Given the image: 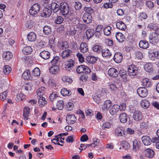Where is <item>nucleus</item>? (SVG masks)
<instances>
[{
  "mask_svg": "<svg viewBox=\"0 0 159 159\" xmlns=\"http://www.w3.org/2000/svg\"><path fill=\"white\" fill-rule=\"evenodd\" d=\"M52 13V11L50 8L45 7L42 13L40 14V16L42 17H48L50 16Z\"/></svg>",
  "mask_w": 159,
  "mask_h": 159,
  "instance_id": "nucleus-8",
  "label": "nucleus"
},
{
  "mask_svg": "<svg viewBox=\"0 0 159 159\" xmlns=\"http://www.w3.org/2000/svg\"><path fill=\"white\" fill-rule=\"evenodd\" d=\"M121 143L122 144V147L125 149H128L130 148V145L128 142L125 140H123L121 141Z\"/></svg>",
  "mask_w": 159,
  "mask_h": 159,
  "instance_id": "nucleus-42",
  "label": "nucleus"
},
{
  "mask_svg": "<svg viewBox=\"0 0 159 159\" xmlns=\"http://www.w3.org/2000/svg\"><path fill=\"white\" fill-rule=\"evenodd\" d=\"M71 52V51L70 49H66L63 51L61 53L62 58L65 59L69 57Z\"/></svg>",
  "mask_w": 159,
  "mask_h": 159,
  "instance_id": "nucleus-28",
  "label": "nucleus"
},
{
  "mask_svg": "<svg viewBox=\"0 0 159 159\" xmlns=\"http://www.w3.org/2000/svg\"><path fill=\"white\" fill-rule=\"evenodd\" d=\"M128 74L131 76H135L138 74V68L137 66L134 64L129 65L128 68Z\"/></svg>",
  "mask_w": 159,
  "mask_h": 159,
  "instance_id": "nucleus-2",
  "label": "nucleus"
},
{
  "mask_svg": "<svg viewBox=\"0 0 159 159\" xmlns=\"http://www.w3.org/2000/svg\"><path fill=\"white\" fill-rule=\"evenodd\" d=\"M38 102L40 106L42 107L47 103V101L45 98L43 96L39 97V98Z\"/></svg>",
  "mask_w": 159,
  "mask_h": 159,
  "instance_id": "nucleus-41",
  "label": "nucleus"
},
{
  "mask_svg": "<svg viewBox=\"0 0 159 159\" xmlns=\"http://www.w3.org/2000/svg\"><path fill=\"white\" fill-rule=\"evenodd\" d=\"M142 85L145 88H150L152 86L151 81L147 78H145L142 80Z\"/></svg>",
  "mask_w": 159,
  "mask_h": 159,
  "instance_id": "nucleus-14",
  "label": "nucleus"
},
{
  "mask_svg": "<svg viewBox=\"0 0 159 159\" xmlns=\"http://www.w3.org/2000/svg\"><path fill=\"white\" fill-rule=\"evenodd\" d=\"M12 53L9 51L5 52L3 54V57L6 60H10L12 57Z\"/></svg>",
  "mask_w": 159,
  "mask_h": 159,
  "instance_id": "nucleus-29",
  "label": "nucleus"
},
{
  "mask_svg": "<svg viewBox=\"0 0 159 159\" xmlns=\"http://www.w3.org/2000/svg\"><path fill=\"white\" fill-rule=\"evenodd\" d=\"M120 109L119 106L117 104L113 105L109 110V112L111 115H115Z\"/></svg>",
  "mask_w": 159,
  "mask_h": 159,
  "instance_id": "nucleus-16",
  "label": "nucleus"
},
{
  "mask_svg": "<svg viewBox=\"0 0 159 159\" xmlns=\"http://www.w3.org/2000/svg\"><path fill=\"white\" fill-rule=\"evenodd\" d=\"M59 70V66L57 65H53L49 70L50 72L53 74L57 73Z\"/></svg>",
  "mask_w": 159,
  "mask_h": 159,
  "instance_id": "nucleus-31",
  "label": "nucleus"
},
{
  "mask_svg": "<svg viewBox=\"0 0 159 159\" xmlns=\"http://www.w3.org/2000/svg\"><path fill=\"white\" fill-rule=\"evenodd\" d=\"M115 37L117 40L120 43L123 42L125 39L124 35L122 33L119 32L116 33Z\"/></svg>",
  "mask_w": 159,
  "mask_h": 159,
  "instance_id": "nucleus-17",
  "label": "nucleus"
},
{
  "mask_svg": "<svg viewBox=\"0 0 159 159\" xmlns=\"http://www.w3.org/2000/svg\"><path fill=\"white\" fill-rule=\"evenodd\" d=\"M133 112V118L135 121H139L142 120L143 118L141 112L139 111H135Z\"/></svg>",
  "mask_w": 159,
  "mask_h": 159,
  "instance_id": "nucleus-6",
  "label": "nucleus"
},
{
  "mask_svg": "<svg viewBox=\"0 0 159 159\" xmlns=\"http://www.w3.org/2000/svg\"><path fill=\"white\" fill-rule=\"evenodd\" d=\"M68 47V44L66 42H63L61 43V48L63 50L67 49Z\"/></svg>",
  "mask_w": 159,
  "mask_h": 159,
  "instance_id": "nucleus-62",
  "label": "nucleus"
},
{
  "mask_svg": "<svg viewBox=\"0 0 159 159\" xmlns=\"http://www.w3.org/2000/svg\"><path fill=\"white\" fill-rule=\"evenodd\" d=\"M80 51L83 53L87 52L88 51L87 44L84 42L81 43L80 48Z\"/></svg>",
  "mask_w": 159,
  "mask_h": 159,
  "instance_id": "nucleus-27",
  "label": "nucleus"
},
{
  "mask_svg": "<svg viewBox=\"0 0 159 159\" xmlns=\"http://www.w3.org/2000/svg\"><path fill=\"white\" fill-rule=\"evenodd\" d=\"M17 101H22L25 98V95L22 93H20L16 95Z\"/></svg>",
  "mask_w": 159,
  "mask_h": 159,
  "instance_id": "nucleus-59",
  "label": "nucleus"
},
{
  "mask_svg": "<svg viewBox=\"0 0 159 159\" xmlns=\"http://www.w3.org/2000/svg\"><path fill=\"white\" fill-rule=\"evenodd\" d=\"M75 63L74 61L72 59H70L67 61L66 63L65 64L66 67L69 68L72 67Z\"/></svg>",
  "mask_w": 159,
  "mask_h": 159,
  "instance_id": "nucleus-51",
  "label": "nucleus"
},
{
  "mask_svg": "<svg viewBox=\"0 0 159 159\" xmlns=\"http://www.w3.org/2000/svg\"><path fill=\"white\" fill-rule=\"evenodd\" d=\"M60 5L58 4L56 2H52L51 4L50 9L55 13L57 12L60 9Z\"/></svg>",
  "mask_w": 159,
  "mask_h": 159,
  "instance_id": "nucleus-19",
  "label": "nucleus"
},
{
  "mask_svg": "<svg viewBox=\"0 0 159 159\" xmlns=\"http://www.w3.org/2000/svg\"><path fill=\"white\" fill-rule=\"evenodd\" d=\"M157 27H158L156 25L153 23L149 24L148 26V29L150 30H153L156 31L157 29Z\"/></svg>",
  "mask_w": 159,
  "mask_h": 159,
  "instance_id": "nucleus-47",
  "label": "nucleus"
},
{
  "mask_svg": "<svg viewBox=\"0 0 159 159\" xmlns=\"http://www.w3.org/2000/svg\"><path fill=\"white\" fill-rule=\"evenodd\" d=\"M86 33L88 39H90L94 34L93 30L90 29L87 30H86Z\"/></svg>",
  "mask_w": 159,
  "mask_h": 159,
  "instance_id": "nucleus-39",
  "label": "nucleus"
},
{
  "mask_svg": "<svg viewBox=\"0 0 159 159\" xmlns=\"http://www.w3.org/2000/svg\"><path fill=\"white\" fill-rule=\"evenodd\" d=\"M143 153L145 156L149 158H152L154 155V152L152 149L147 148L143 152Z\"/></svg>",
  "mask_w": 159,
  "mask_h": 159,
  "instance_id": "nucleus-9",
  "label": "nucleus"
},
{
  "mask_svg": "<svg viewBox=\"0 0 159 159\" xmlns=\"http://www.w3.org/2000/svg\"><path fill=\"white\" fill-rule=\"evenodd\" d=\"M133 143L132 150L136 152L137 149L140 148L141 145V142L139 139H135L133 141Z\"/></svg>",
  "mask_w": 159,
  "mask_h": 159,
  "instance_id": "nucleus-12",
  "label": "nucleus"
},
{
  "mask_svg": "<svg viewBox=\"0 0 159 159\" xmlns=\"http://www.w3.org/2000/svg\"><path fill=\"white\" fill-rule=\"evenodd\" d=\"M11 70V67L8 65H6L3 68V72L6 75L9 74Z\"/></svg>",
  "mask_w": 159,
  "mask_h": 159,
  "instance_id": "nucleus-50",
  "label": "nucleus"
},
{
  "mask_svg": "<svg viewBox=\"0 0 159 159\" xmlns=\"http://www.w3.org/2000/svg\"><path fill=\"white\" fill-rule=\"evenodd\" d=\"M139 46L140 48L146 49L149 47V44L148 42L146 40H141L139 42Z\"/></svg>",
  "mask_w": 159,
  "mask_h": 159,
  "instance_id": "nucleus-20",
  "label": "nucleus"
},
{
  "mask_svg": "<svg viewBox=\"0 0 159 159\" xmlns=\"http://www.w3.org/2000/svg\"><path fill=\"white\" fill-rule=\"evenodd\" d=\"M30 74L29 70H26L22 74V77L25 80H27L30 78Z\"/></svg>",
  "mask_w": 159,
  "mask_h": 159,
  "instance_id": "nucleus-44",
  "label": "nucleus"
},
{
  "mask_svg": "<svg viewBox=\"0 0 159 159\" xmlns=\"http://www.w3.org/2000/svg\"><path fill=\"white\" fill-rule=\"evenodd\" d=\"M84 65H81L79 66L76 68V71L78 73L80 74L81 73H83V72L84 71Z\"/></svg>",
  "mask_w": 159,
  "mask_h": 159,
  "instance_id": "nucleus-60",
  "label": "nucleus"
},
{
  "mask_svg": "<svg viewBox=\"0 0 159 159\" xmlns=\"http://www.w3.org/2000/svg\"><path fill=\"white\" fill-rule=\"evenodd\" d=\"M116 25L117 28L120 30L124 31L126 29L125 24L122 21L117 22Z\"/></svg>",
  "mask_w": 159,
  "mask_h": 159,
  "instance_id": "nucleus-26",
  "label": "nucleus"
},
{
  "mask_svg": "<svg viewBox=\"0 0 159 159\" xmlns=\"http://www.w3.org/2000/svg\"><path fill=\"white\" fill-rule=\"evenodd\" d=\"M58 97L57 93L55 92H53L49 96V99L52 102Z\"/></svg>",
  "mask_w": 159,
  "mask_h": 159,
  "instance_id": "nucleus-52",
  "label": "nucleus"
},
{
  "mask_svg": "<svg viewBox=\"0 0 159 159\" xmlns=\"http://www.w3.org/2000/svg\"><path fill=\"white\" fill-rule=\"evenodd\" d=\"M64 106V103L62 100H59L57 101V108L58 110H62Z\"/></svg>",
  "mask_w": 159,
  "mask_h": 159,
  "instance_id": "nucleus-43",
  "label": "nucleus"
},
{
  "mask_svg": "<svg viewBox=\"0 0 159 159\" xmlns=\"http://www.w3.org/2000/svg\"><path fill=\"white\" fill-rule=\"evenodd\" d=\"M111 27L109 26L104 28L103 29V32L104 34L107 36L109 35L111 33Z\"/></svg>",
  "mask_w": 159,
  "mask_h": 159,
  "instance_id": "nucleus-40",
  "label": "nucleus"
},
{
  "mask_svg": "<svg viewBox=\"0 0 159 159\" xmlns=\"http://www.w3.org/2000/svg\"><path fill=\"white\" fill-rule=\"evenodd\" d=\"M32 51V49L30 46H26L22 49V52L24 54H30Z\"/></svg>",
  "mask_w": 159,
  "mask_h": 159,
  "instance_id": "nucleus-37",
  "label": "nucleus"
},
{
  "mask_svg": "<svg viewBox=\"0 0 159 159\" xmlns=\"http://www.w3.org/2000/svg\"><path fill=\"white\" fill-rule=\"evenodd\" d=\"M83 20L85 23L88 24L91 22L92 20V16L89 15L88 14L84 13L82 17Z\"/></svg>",
  "mask_w": 159,
  "mask_h": 159,
  "instance_id": "nucleus-11",
  "label": "nucleus"
},
{
  "mask_svg": "<svg viewBox=\"0 0 159 159\" xmlns=\"http://www.w3.org/2000/svg\"><path fill=\"white\" fill-rule=\"evenodd\" d=\"M142 140L143 143L145 145H150L151 143V140L150 137L148 136H143L142 138Z\"/></svg>",
  "mask_w": 159,
  "mask_h": 159,
  "instance_id": "nucleus-21",
  "label": "nucleus"
},
{
  "mask_svg": "<svg viewBox=\"0 0 159 159\" xmlns=\"http://www.w3.org/2000/svg\"><path fill=\"white\" fill-rule=\"evenodd\" d=\"M61 93L63 96H70L71 93V92L70 90H67L65 88H63L61 90Z\"/></svg>",
  "mask_w": 159,
  "mask_h": 159,
  "instance_id": "nucleus-34",
  "label": "nucleus"
},
{
  "mask_svg": "<svg viewBox=\"0 0 159 159\" xmlns=\"http://www.w3.org/2000/svg\"><path fill=\"white\" fill-rule=\"evenodd\" d=\"M63 18L61 16H57L55 20V23L57 24L61 23L63 21Z\"/></svg>",
  "mask_w": 159,
  "mask_h": 159,
  "instance_id": "nucleus-53",
  "label": "nucleus"
},
{
  "mask_svg": "<svg viewBox=\"0 0 159 159\" xmlns=\"http://www.w3.org/2000/svg\"><path fill=\"white\" fill-rule=\"evenodd\" d=\"M32 86L33 85L31 83H29L25 84L23 86V87L24 88L25 90L29 91L32 89Z\"/></svg>",
  "mask_w": 159,
  "mask_h": 159,
  "instance_id": "nucleus-56",
  "label": "nucleus"
},
{
  "mask_svg": "<svg viewBox=\"0 0 159 159\" xmlns=\"http://www.w3.org/2000/svg\"><path fill=\"white\" fill-rule=\"evenodd\" d=\"M102 54L103 57L110 58L111 56V53L110 51L108 49L102 50L101 52Z\"/></svg>",
  "mask_w": 159,
  "mask_h": 159,
  "instance_id": "nucleus-30",
  "label": "nucleus"
},
{
  "mask_svg": "<svg viewBox=\"0 0 159 159\" xmlns=\"http://www.w3.org/2000/svg\"><path fill=\"white\" fill-rule=\"evenodd\" d=\"M119 118L120 122L122 123H125L127 121V116L125 113L120 114Z\"/></svg>",
  "mask_w": 159,
  "mask_h": 159,
  "instance_id": "nucleus-36",
  "label": "nucleus"
},
{
  "mask_svg": "<svg viewBox=\"0 0 159 159\" xmlns=\"http://www.w3.org/2000/svg\"><path fill=\"white\" fill-rule=\"evenodd\" d=\"M74 7L75 9V11L73 12V15L74 17H77L78 16V11H77L80 10L82 8L81 3L79 2H75L74 5Z\"/></svg>",
  "mask_w": 159,
  "mask_h": 159,
  "instance_id": "nucleus-10",
  "label": "nucleus"
},
{
  "mask_svg": "<svg viewBox=\"0 0 159 159\" xmlns=\"http://www.w3.org/2000/svg\"><path fill=\"white\" fill-rule=\"evenodd\" d=\"M84 11L85 12L84 13L88 14V15L92 16L94 13V10L91 7H84Z\"/></svg>",
  "mask_w": 159,
  "mask_h": 159,
  "instance_id": "nucleus-38",
  "label": "nucleus"
},
{
  "mask_svg": "<svg viewBox=\"0 0 159 159\" xmlns=\"http://www.w3.org/2000/svg\"><path fill=\"white\" fill-rule=\"evenodd\" d=\"M39 56L42 58L46 60L49 58L50 53L48 51H43L40 52Z\"/></svg>",
  "mask_w": 159,
  "mask_h": 159,
  "instance_id": "nucleus-18",
  "label": "nucleus"
},
{
  "mask_svg": "<svg viewBox=\"0 0 159 159\" xmlns=\"http://www.w3.org/2000/svg\"><path fill=\"white\" fill-rule=\"evenodd\" d=\"M93 50L98 53H100L102 51V48L101 46L95 45L93 48Z\"/></svg>",
  "mask_w": 159,
  "mask_h": 159,
  "instance_id": "nucleus-45",
  "label": "nucleus"
},
{
  "mask_svg": "<svg viewBox=\"0 0 159 159\" xmlns=\"http://www.w3.org/2000/svg\"><path fill=\"white\" fill-rule=\"evenodd\" d=\"M7 92V90H6L1 94L0 98L2 101H4L6 99Z\"/></svg>",
  "mask_w": 159,
  "mask_h": 159,
  "instance_id": "nucleus-58",
  "label": "nucleus"
},
{
  "mask_svg": "<svg viewBox=\"0 0 159 159\" xmlns=\"http://www.w3.org/2000/svg\"><path fill=\"white\" fill-rule=\"evenodd\" d=\"M112 124L109 122H107L104 123L102 125V128L103 129H109L110 128Z\"/></svg>",
  "mask_w": 159,
  "mask_h": 159,
  "instance_id": "nucleus-55",
  "label": "nucleus"
},
{
  "mask_svg": "<svg viewBox=\"0 0 159 159\" xmlns=\"http://www.w3.org/2000/svg\"><path fill=\"white\" fill-rule=\"evenodd\" d=\"M30 109L29 107H27L24 108L23 116V117L27 120H28V117L30 114Z\"/></svg>",
  "mask_w": 159,
  "mask_h": 159,
  "instance_id": "nucleus-22",
  "label": "nucleus"
},
{
  "mask_svg": "<svg viewBox=\"0 0 159 159\" xmlns=\"http://www.w3.org/2000/svg\"><path fill=\"white\" fill-rule=\"evenodd\" d=\"M140 105L143 108L147 109L149 106L150 103L148 100L144 99L140 102Z\"/></svg>",
  "mask_w": 159,
  "mask_h": 159,
  "instance_id": "nucleus-33",
  "label": "nucleus"
},
{
  "mask_svg": "<svg viewBox=\"0 0 159 159\" xmlns=\"http://www.w3.org/2000/svg\"><path fill=\"white\" fill-rule=\"evenodd\" d=\"M77 57L78 58L79 61L81 62H83L84 61V58L80 53H78L76 54Z\"/></svg>",
  "mask_w": 159,
  "mask_h": 159,
  "instance_id": "nucleus-64",
  "label": "nucleus"
},
{
  "mask_svg": "<svg viewBox=\"0 0 159 159\" xmlns=\"http://www.w3.org/2000/svg\"><path fill=\"white\" fill-rule=\"evenodd\" d=\"M43 32L46 35L49 34L51 32V29L50 27L48 26H45L43 29Z\"/></svg>",
  "mask_w": 159,
  "mask_h": 159,
  "instance_id": "nucleus-46",
  "label": "nucleus"
},
{
  "mask_svg": "<svg viewBox=\"0 0 159 159\" xmlns=\"http://www.w3.org/2000/svg\"><path fill=\"white\" fill-rule=\"evenodd\" d=\"M113 4L112 3L109 2H106L104 4L103 7L104 8L107 9L108 8H111L113 7Z\"/></svg>",
  "mask_w": 159,
  "mask_h": 159,
  "instance_id": "nucleus-63",
  "label": "nucleus"
},
{
  "mask_svg": "<svg viewBox=\"0 0 159 159\" xmlns=\"http://www.w3.org/2000/svg\"><path fill=\"white\" fill-rule=\"evenodd\" d=\"M97 60V57L91 56H89L86 58V61L88 63L92 64L95 63Z\"/></svg>",
  "mask_w": 159,
  "mask_h": 159,
  "instance_id": "nucleus-25",
  "label": "nucleus"
},
{
  "mask_svg": "<svg viewBox=\"0 0 159 159\" xmlns=\"http://www.w3.org/2000/svg\"><path fill=\"white\" fill-rule=\"evenodd\" d=\"M62 80L64 82H68L69 83H71L72 82V79L67 76H63L61 78Z\"/></svg>",
  "mask_w": 159,
  "mask_h": 159,
  "instance_id": "nucleus-49",
  "label": "nucleus"
},
{
  "mask_svg": "<svg viewBox=\"0 0 159 159\" xmlns=\"http://www.w3.org/2000/svg\"><path fill=\"white\" fill-rule=\"evenodd\" d=\"M144 67L145 70L149 73H151L153 71V65L151 63L146 64L144 65Z\"/></svg>",
  "mask_w": 159,
  "mask_h": 159,
  "instance_id": "nucleus-24",
  "label": "nucleus"
},
{
  "mask_svg": "<svg viewBox=\"0 0 159 159\" xmlns=\"http://www.w3.org/2000/svg\"><path fill=\"white\" fill-rule=\"evenodd\" d=\"M149 40L150 43L155 44L159 41V38L156 32H152L148 36Z\"/></svg>",
  "mask_w": 159,
  "mask_h": 159,
  "instance_id": "nucleus-4",
  "label": "nucleus"
},
{
  "mask_svg": "<svg viewBox=\"0 0 159 159\" xmlns=\"http://www.w3.org/2000/svg\"><path fill=\"white\" fill-rule=\"evenodd\" d=\"M59 57L58 56L54 57L53 59L51 61L52 65H56L58 63Z\"/></svg>",
  "mask_w": 159,
  "mask_h": 159,
  "instance_id": "nucleus-57",
  "label": "nucleus"
},
{
  "mask_svg": "<svg viewBox=\"0 0 159 159\" xmlns=\"http://www.w3.org/2000/svg\"><path fill=\"white\" fill-rule=\"evenodd\" d=\"M137 92L139 96L142 98L146 97L148 93L147 89L143 87L139 88L137 89Z\"/></svg>",
  "mask_w": 159,
  "mask_h": 159,
  "instance_id": "nucleus-5",
  "label": "nucleus"
},
{
  "mask_svg": "<svg viewBox=\"0 0 159 159\" xmlns=\"http://www.w3.org/2000/svg\"><path fill=\"white\" fill-rule=\"evenodd\" d=\"M60 11L63 16H66L69 13V8L68 3L66 2H61L60 4Z\"/></svg>",
  "mask_w": 159,
  "mask_h": 159,
  "instance_id": "nucleus-1",
  "label": "nucleus"
},
{
  "mask_svg": "<svg viewBox=\"0 0 159 159\" xmlns=\"http://www.w3.org/2000/svg\"><path fill=\"white\" fill-rule=\"evenodd\" d=\"M112 103L110 100H107L104 103L102 109L104 110H107L109 109Z\"/></svg>",
  "mask_w": 159,
  "mask_h": 159,
  "instance_id": "nucleus-32",
  "label": "nucleus"
},
{
  "mask_svg": "<svg viewBox=\"0 0 159 159\" xmlns=\"http://www.w3.org/2000/svg\"><path fill=\"white\" fill-rule=\"evenodd\" d=\"M27 39L30 42H34L36 39V34L34 32H30L27 35Z\"/></svg>",
  "mask_w": 159,
  "mask_h": 159,
  "instance_id": "nucleus-23",
  "label": "nucleus"
},
{
  "mask_svg": "<svg viewBox=\"0 0 159 159\" xmlns=\"http://www.w3.org/2000/svg\"><path fill=\"white\" fill-rule=\"evenodd\" d=\"M122 130L120 127H118L115 130V134L118 137L122 136Z\"/></svg>",
  "mask_w": 159,
  "mask_h": 159,
  "instance_id": "nucleus-54",
  "label": "nucleus"
},
{
  "mask_svg": "<svg viewBox=\"0 0 159 159\" xmlns=\"http://www.w3.org/2000/svg\"><path fill=\"white\" fill-rule=\"evenodd\" d=\"M77 120L76 117L74 115H68L66 116V120L68 124H74Z\"/></svg>",
  "mask_w": 159,
  "mask_h": 159,
  "instance_id": "nucleus-7",
  "label": "nucleus"
},
{
  "mask_svg": "<svg viewBox=\"0 0 159 159\" xmlns=\"http://www.w3.org/2000/svg\"><path fill=\"white\" fill-rule=\"evenodd\" d=\"M40 9V5L38 3H35L31 7L29 11V13L30 15L34 16L38 13Z\"/></svg>",
  "mask_w": 159,
  "mask_h": 159,
  "instance_id": "nucleus-3",
  "label": "nucleus"
},
{
  "mask_svg": "<svg viewBox=\"0 0 159 159\" xmlns=\"http://www.w3.org/2000/svg\"><path fill=\"white\" fill-rule=\"evenodd\" d=\"M45 88L41 87L37 90V95L39 97L43 96L45 93Z\"/></svg>",
  "mask_w": 159,
  "mask_h": 159,
  "instance_id": "nucleus-35",
  "label": "nucleus"
},
{
  "mask_svg": "<svg viewBox=\"0 0 159 159\" xmlns=\"http://www.w3.org/2000/svg\"><path fill=\"white\" fill-rule=\"evenodd\" d=\"M108 73L110 76L116 77L118 76L119 72L115 68H111L108 70Z\"/></svg>",
  "mask_w": 159,
  "mask_h": 159,
  "instance_id": "nucleus-15",
  "label": "nucleus"
},
{
  "mask_svg": "<svg viewBox=\"0 0 159 159\" xmlns=\"http://www.w3.org/2000/svg\"><path fill=\"white\" fill-rule=\"evenodd\" d=\"M135 56L139 59H142L143 57L142 53L140 51H137L136 52Z\"/></svg>",
  "mask_w": 159,
  "mask_h": 159,
  "instance_id": "nucleus-61",
  "label": "nucleus"
},
{
  "mask_svg": "<svg viewBox=\"0 0 159 159\" xmlns=\"http://www.w3.org/2000/svg\"><path fill=\"white\" fill-rule=\"evenodd\" d=\"M40 74V70L38 68L36 67L33 70L32 74L35 76L38 77L39 76Z\"/></svg>",
  "mask_w": 159,
  "mask_h": 159,
  "instance_id": "nucleus-48",
  "label": "nucleus"
},
{
  "mask_svg": "<svg viewBox=\"0 0 159 159\" xmlns=\"http://www.w3.org/2000/svg\"><path fill=\"white\" fill-rule=\"evenodd\" d=\"M122 59L123 55L120 52L116 53L113 57L114 61L117 63L121 62Z\"/></svg>",
  "mask_w": 159,
  "mask_h": 159,
  "instance_id": "nucleus-13",
  "label": "nucleus"
}]
</instances>
